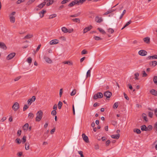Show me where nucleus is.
Segmentation results:
<instances>
[{
	"instance_id": "nucleus-51",
	"label": "nucleus",
	"mask_w": 157,
	"mask_h": 157,
	"mask_svg": "<svg viewBox=\"0 0 157 157\" xmlns=\"http://www.w3.org/2000/svg\"><path fill=\"white\" fill-rule=\"evenodd\" d=\"M135 79L136 80H137L138 79V77L139 76V74L138 73H136L135 74Z\"/></svg>"
},
{
	"instance_id": "nucleus-26",
	"label": "nucleus",
	"mask_w": 157,
	"mask_h": 157,
	"mask_svg": "<svg viewBox=\"0 0 157 157\" xmlns=\"http://www.w3.org/2000/svg\"><path fill=\"white\" fill-rule=\"evenodd\" d=\"M142 117H143L144 119L146 121H148V119L145 113H143L142 114Z\"/></svg>"
},
{
	"instance_id": "nucleus-38",
	"label": "nucleus",
	"mask_w": 157,
	"mask_h": 157,
	"mask_svg": "<svg viewBox=\"0 0 157 157\" xmlns=\"http://www.w3.org/2000/svg\"><path fill=\"white\" fill-rule=\"evenodd\" d=\"M35 1V0H29L27 2L26 4L28 5H29L31 4L32 3L34 2Z\"/></svg>"
},
{
	"instance_id": "nucleus-23",
	"label": "nucleus",
	"mask_w": 157,
	"mask_h": 157,
	"mask_svg": "<svg viewBox=\"0 0 157 157\" xmlns=\"http://www.w3.org/2000/svg\"><path fill=\"white\" fill-rule=\"evenodd\" d=\"M46 3V1H44V2L38 5L37 7L40 8H42L45 5Z\"/></svg>"
},
{
	"instance_id": "nucleus-31",
	"label": "nucleus",
	"mask_w": 157,
	"mask_h": 157,
	"mask_svg": "<svg viewBox=\"0 0 157 157\" xmlns=\"http://www.w3.org/2000/svg\"><path fill=\"white\" fill-rule=\"evenodd\" d=\"M25 148L26 150H27L29 149V143L28 142H26L25 144Z\"/></svg>"
},
{
	"instance_id": "nucleus-40",
	"label": "nucleus",
	"mask_w": 157,
	"mask_h": 157,
	"mask_svg": "<svg viewBox=\"0 0 157 157\" xmlns=\"http://www.w3.org/2000/svg\"><path fill=\"white\" fill-rule=\"evenodd\" d=\"M62 105V103L61 101H59V102L58 104V108L59 109H61Z\"/></svg>"
},
{
	"instance_id": "nucleus-25",
	"label": "nucleus",
	"mask_w": 157,
	"mask_h": 157,
	"mask_svg": "<svg viewBox=\"0 0 157 157\" xmlns=\"http://www.w3.org/2000/svg\"><path fill=\"white\" fill-rule=\"evenodd\" d=\"M141 130L142 131H147V127L145 125L142 126L141 127Z\"/></svg>"
},
{
	"instance_id": "nucleus-56",
	"label": "nucleus",
	"mask_w": 157,
	"mask_h": 157,
	"mask_svg": "<svg viewBox=\"0 0 157 157\" xmlns=\"http://www.w3.org/2000/svg\"><path fill=\"white\" fill-rule=\"evenodd\" d=\"M124 97L127 100H129V98L128 97L127 94L125 93H124Z\"/></svg>"
},
{
	"instance_id": "nucleus-64",
	"label": "nucleus",
	"mask_w": 157,
	"mask_h": 157,
	"mask_svg": "<svg viewBox=\"0 0 157 157\" xmlns=\"http://www.w3.org/2000/svg\"><path fill=\"white\" fill-rule=\"evenodd\" d=\"M24 1L25 0H18L17 1V4H19L21 2Z\"/></svg>"
},
{
	"instance_id": "nucleus-46",
	"label": "nucleus",
	"mask_w": 157,
	"mask_h": 157,
	"mask_svg": "<svg viewBox=\"0 0 157 157\" xmlns=\"http://www.w3.org/2000/svg\"><path fill=\"white\" fill-rule=\"evenodd\" d=\"M126 12V10H123V12H122V13L121 14V16H120V19H121V18H122V17H123V15H124V14H125V13Z\"/></svg>"
},
{
	"instance_id": "nucleus-14",
	"label": "nucleus",
	"mask_w": 157,
	"mask_h": 157,
	"mask_svg": "<svg viewBox=\"0 0 157 157\" xmlns=\"http://www.w3.org/2000/svg\"><path fill=\"white\" fill-rule=\"evenodd\" d=\"M59 43V40L56 39L53 40H51L50 42V44L51 45L55 44H58Z\"/></svg>"
},
{
	"instance_id": "nucleus-50",
	"label": "nucleus",
	"mask_w": 157,
	"mask_h": 157,
	"mask_svg": "<svg viewBox=\"0 0 157 157\" xmlns=\"http://www.w3.org/2000/svg\"><path fill=\"white\" fill-rule=\"evenodd\" d=\"M26 137L25 136H24L23 138H22V140H23V141H22V144H24L26 142Z\"/></svg>"
},
{
	"instance_id": "nucleus-58",
	"label": "nucleus",
	"mask_w": 157,
	"mask_h": 157,
	"mask_svg": "<svg viewBox=\"0 0 157 157\" xmlns=\"http://www.w3.org/2000/svg\"><path fill=\"white\" fill-rule=\"evenodd\" d=\"M21 130H18L17 132V135L18 136H19L21 135Z\"/></svg>"
},
{
	"instance_id": "nucleus-24",
	"label": "nucleus",
	"mask_w": 157,
	"mask_h": 157,
	"mask_svg": "<svg viewBox=\"0 0 157 157\" xmlns=\"http://www.w3.org/2000/svg\"><path fill=\"white\" fill-rule=\"evenodd\" d=\"M29 128V124L28 123H26L24 125L23 127V129L24 131H27Z\"/></svg>"
},
{
	"instance_id": "nucleus-19",
	"label": "nucleus",
	"mask_w": 157,
	"mask_h": 157,
	"mask_svg": "<svg viewBox=\"0 0 157 157\" xmlns=\"http://www.w3.org/2000/svg\"><path fill=\"white\" fill-rule=\"evenodd\" d=\"M76 4H77V3L76 2V0H75L74 1H73L72 2H71V3H70L68 5V6L70 7H72Z\"/></svg>"
},
{
	"instance_id": "nucleus-5",
	"label": "nucleus",
	"mask_w": 157,
	"mask_h": 157,
	"mask_svg": "<svg viewBox=\"0 0 157 157\" xmlns=\"http://www.w3.org/2000/svg\"><path fill=\"white\" fill-rule=\"evenodd\" d=\"M45 54L44 56L43 59L45 60L46 62L49 63H52V60L48 57H47Z\"/></svg>"
},
{
	"instance_id": "nucleus-8",
	"label": "nucleus",
	"mask_w": 157,
	"mask_h": 157,
	"mask_svg": "<svg viewBox=\"0 0 157 157\" xmlns=\"http://www.w3.org/2000/svg\"><path fill=\"white\" fill-rule=\"evenodd\" d=\"M15 53L14 52L10 53L7 56V59L10 60L12 59L15 56Z\"/></svg>"
},
{
	"instance_id": "nucleus-48",
	"label": "nucleus",
	"mask_w": 157,
	"mask_h": 157,
	"mask_svg": "<svg viewBox=\"0 0 157 157\" xmlns=\"http://www.w3.org/2000/svg\"><path fill=\"white\" fill-rule=\"evenodd\" d=\"M113 12V11L112 10H110L106 12L105 13H104V15H105L108 14L110 13Z\"/></svg>"
},
{
	"instance_id": "nucleus-17",
	"label": "nucleus",
	"mask_w": 157,
	"mask_h": 157,
	"mask_svg": "<svg viewBox=\"0 0 157 157\" xmlns=\"http://www.w3.org/2000/svg\"><path fill=\"white\" fill-rule=\"evenodd\" d=\"M120 135L119 134H117L116 135H113L111 136V137L112 138L115 139H118L120 137Z\"/></svg>"
},
{
	"instance_id": "nucleus-28",
	"label": "nucleus",
	"mask_w": 157,
	"mask_h": 157,
	"mask_svg": "<svg viewBox=\"0 0 157 157\" xmlns=\"http://www.w3.org/2000/svg\"><path fill=\"white\" fill-rule=\"evenodd\" d=\"M61 30L64 33H68V29L65 27H62L61 28Z\"/></svg>"
},
{
	"instance_id": "nucleus-27",
	"label": "nucleus",
	"mask_w": 157,
	"mask_h": 157,
	"mask_svg": "<svg viewBox=\"0 0 157 157\" xmlns=\"http://www.w3.org/2000/svg\"><path fill=\"white\" fill-rule=\"evenodd\" d=\"M33 35L30 34H28L27 35L25 36L24 38V39H28L32 37Z\"/></svg>"
},
{
	"instance_id": "nucleus-35",
	"label": "nucleus",
	"mask_w": 157,
	"mask_h": 157,
	"mask_svg": "<svg viewBox=\"0 0 157 157\" xmlns=\"http://www.w3.org/2000/svg\"><path fill=\"white\" fill-rule=\"evenodd\" d=\"M94 39L96 40H102V38L98 36H94Z\"/></svg>"
},
{
	"instance_id": "nucleus-57",
	"label": "nucleus",
	"mask_w": 157,
	"mask_h": 157,
	"mask_svg": "<svg viewBox=\"0 0 157 157\" xmlns=\"http://www.w3.org/2000/svg\"><path fill=\"white\" fill-rule=\"evenodd\" d=\"M132 21L130 20L128 22L126 23V24L124 25V27H126L128 25H129L131 23Z\"/></svg>"
},
{
	"instance_id": "nucleus-3",
	"label": "nucleus",
	"mask_w": 157,
	"mask_h": 157,
	"mask_svg": "<svg viewBox=\"0 0 157 157\" xmlns=\"http://www.w3.org/2000/svg\"><path fill=\"white\" fill-rule=\"evenodd\" d=\"M13 109L15 111L17 110L19 108V103L17 102L14 103L12 107Z\"/></svg>"
},
{
	"instance_id": "nucleus-36",
	"label": "nucleus",
	"mask_w": 157,
	"mask_h": 157,
	"mask_svg": "<svg viewBox=\"0 0 157 157\" xmlns=\"http://www.w3.org/2000/svg\"><path fill=\"white\" fill-rule=\"evenodd\" d=\"M118 105V102H115L113 106V108L114 109H116Z\"/></svg>"
},
{
	"instance_id": "nucleus-59",
	"label": "nucleus",
	"mask_w": 157,
	"mask_h": 157,
	"mask_svg": "<svg viewBox=\"0 0 157 157\" xmlns=\"http://www.w3.org/2000/svg\"><path fill=\"white\" fill-rule=\"evenodd\" d=\"M143 77H145L147 76V75L145 72V71H143Z\"/></svg>"
},
{
	"instance_id": "nucleus-37",
	"label": "nucleus",
	"mask_w": 157,
	"mask_h": 157,
	"mask_svg": "<svg viewBox=\"0 0 157 157\" xmlns=\"http://www.w3.org/2000/svg\"><path fill=\"white\" fill-rule=\"evenodd\" d=\"M34 115L33 113H30L28 115V117L29 118H33V117Z\"/></svg>"
},
{
	"instance_id": "nucleus-53",
	"label": "nucleus",
	"mask_w": 157,
	"mask_h": 157,
	"mask_svg": "<svg viewBox=\"0 0 157 157\" xmlns=\"http://www.w3.org/2000/svg\"><path fill=\"white\" fill-rule=\"evenodd\" d=\"M69 1V0H63L61 2L62 4H64Z\"/></svg>"
},
{
	"instance_id": "nucleus-43",
	"label": "nucleus",
	"mask_w": 157,
	"mask_h": 157,
	"mask_svg": "<svg viewBox=\"0 0 157 157\" xmlns=\"http://www.w3.org/2000/svg\"><path fill=\"white\" fill-rule=\"evenodd\" d=\"M88 52L85 49H84L81 52V54L84 55L87 53Z\"/></svg>"
},
{
	"instance_id": "nucleus-41",
	"label": "nucleus",
	"mask_w": 157,
	"mask_h": 157,
	"mask_svg": "<svg viewBox=\"0 0 157 157\" xmlns=\"http://www.w3.org/2000/svg\"><path fill=\"white\" fill-rule=\"evenodd\" d=\"M153 81L157 85V76H154L153 78Z\"/></svg>"
},
{
	"instance_id": "nucleus-62",
	"label": "nucleus",
	"mask_w": 157,
	"mask_h": 157,
	"mask_svg": "<svg viewBox=\"0 0 157 157\" xmlns=\"http://www.w3.org/2000/svg\"><path fill=\"white\" fill-rule=\"evenodd\" d=\"M94 148L96 150H98L99 149V146L98 144H95L94 146Z\"/></svg>"
},
{
	"instance_id": "nucleus-39",
	"label": "nucleus",
	"mask_w": 157,
	"mask_h": 157,
	"mask_svg": "<svg viewBox=\"0 0 157 157\" xmlns=\"http://www.w3.org/2000/svg\"><path fill=\"white\" fill-rule=\"evenodd\" d=\"M56 16H57L56 14H55L51 15L49 16V19H51L55 17H56Z\"/></svg>"
},
{
	"instance_id": "nucleus-1",
	"label": "nucleus",
	"mask_w": 157,
	"mask_h": 157,
	"mask_svg": "<svg viewBox=\"0 0 157 157\" xmlns=\"http://www.w3.org/2000/svg\"><path fill=\"white\" fill-rule=\"evenodd\" d=\"M43 113L41 110H40L36 113V121H39L42 118Z\"/></svg>"
},
{
	"instance_id": "nucleus-18",
	"label": "nucleus",
	"mask_w": 157,
	"mask_h": 157,
	"mask_svg": "<svg viewBox=\"0 0 157 157\" xmlns=\"http://www.w3.org/2000/svg\"><path fill=\"white\" fill-rule=\"evenodd\" d=\"M147 59H157V55H155L153 56H149L147 57Z\"/></svg>"
},
{
	"instance_id": "nucleus-12",
	"label": "nucleus",
	"mask_w": 157,
	"mask_h": 157,
	"mask_svg": "<svg viewBox=\"0 0 157 157\" xmlns=\"http://www.w3.org/2000/svg\"><path fill=\"white\" fill-rule=\"evenodd\" d=\"M82 137L83 140H84L86 142L88 143L89 142L88 137L86 136L84 133L82 134Z\"/></svg>"
},
{
	"instance_id": "nucleus-9",
	"label": "nucleus",
	"mask_w": 157,
	"mask_h": 157,
	"mask_svg": "<svg viewBox=\"0 0 157 157\" xmlns=\"http://www.w3.org/2000/svg\"><path fill=\"white\" fill-rule=\"evenodd\" d=\"M149 65L151 67L153 66L154 67L157 65V62L156 61L149 62Z\"/></svg>"
},
{
	"instance_id": "nucleus-16",
	"label": "nucleus",
	"mask_w": 157,
	"mask_h": 157,
	"mask_svg": "<svg viewBox=\"0 0 157 157\" xmlns=\"http://www.w3.org/2000/svg\"><path fill=\"white\" fill-rule=\"evenodd\" d=\"M143 40L147 44H148L150 43V38L149 37H146L143 39Z\"/></svg>"
},
{
	"instance_id": "nucleus-13",
	"label": "nucleus",
	"mask_w": 157,
	"mask_h": 157,
	"mask_svg": "<svg viewBox=\"0 0 157 157\" xmlns=\"http://www.w3.org/2000/svg\"><path fill=\"white\" fill-rule=\"evenodd\" d=\"M92 28V26L91 25H90L88 27H86L84 29L83 31V33H85L88 31L90 30Z\"/></svg>"
},
{
	"instance_id": "nucleus-45",
	"label": "nucleus",
	"mask_w": 157,
	"mask_h": 157,
	"mask_svg": "<svg viewBox=\"0 0 157 157\" xmlns=\"http://www.w3.org/2000/svg\"><path fill=\"white\" fill-rule=\"evenodd\" d=\"M148 116L151 118H152L153 117V112H148Z\"/></svg>"
},
{
	"instance_id": "nucleus-61",
	"label": "nucleus",
	"mask_w": 157,
	"mask_h": 157,
	"mask_svg": "<svg viewBox=\"0 0 157 157\" xmlns=\"http://www.w3.org/2000/svg\"><path fill=\"white\" fill-rule=\"evenodd\" d=\"M63 93V89H61L59 90V95L60 97H61L62 96V94Z\"/></svg>"
},
{
	"instance_id": "nucleus-60",
	"label": "nucleus",
	"mask_w": 157,
	"mask_h": 157,
	"mask_svg": "<svg viewBox=\"0 0 157 157\" xmlns=\"http://www.w3.org/2000/svg\"><path fill=\"white\" fill-rule=\"evenodd\" d=\"M53 1L48 2L47 3L46 5L48 6H49L50 5L52 4L53 3Z\"/></svg>"
},
{
	"instance_id": "nucleus-29",
	"label": "nucleus",
	"mask_w": 157,
	"mask_h": 157,
	"mask_svg": "<svg viewBox=\"0 0 157 157\" xmlns=\"http://www.w3.org/2000/svg\"><path fill=\"white\" fill-rule=\"evenodd\" d=\"M98 29L99 30V31L103 34H105L106 33L105 31L102 29L98 28Z\"/></svg>"
},
{
	"instance_id": "nucleus-42",
	"label": "nucleus",
	"mask_w": 157,
	"mask_h": 157,
	"mask_svg": "<svg viewBox=\"0 0 157 157\" xmlns=\"http://www.w3.org/2000/svg\"><path fill=\"white\" fill-rule=\"evenodd\" d=\"M76 93V90L75 89H74L71 92V96L75 95Z\"/></svg>"
},
{
	"instance_id": "nucleus-55",
	"label": "nucleus",
	"mask_w": 157,
	"mask_h": 157,
	"mask_svg": "<svg viewBox=\"0 0 157 157\" xmlns=\"http://www.w3.org/2000/svg\"><path fill=\"white\" fill-rule=\"evenodd\" d=\"M29 108V106H28L26 105H24V106L23 108V110L24 111H25V110L26 109H28Z\"/></svg>"
},
{
	"instance_id": "nucleus-54",
	"label": "nucleus",
	"mask_w": 157,
	"mask_h": 157,
	"mask_svg": "<svg viewBox=\"0 0 157 157\" xmlns=\"http://www.w3.org/2000/svg\"><path fill=\"white\" fill-rule=\"evenodd\" d=\"M56 110H53L52 111L51 114L53 115H55L56 114Z\"/></svg>"
},
{
	"instance_id": "nucleus-6",
	"label": "nucleus",
	"mask_w": 157,
	"mask_h": 157,
	"mask_svg": "<svg viewBox=\"0 0 157 157\" xmlns=\"http://www.w3.org/2000/svg\"><path fill=\"white\" fill-rule=\"evenodd\" d=\"M35 96H33L31 98L29 99L28 100L27 102L28 105H30L32 102L35 101Z\"/></svg>"
},
{
	"instance_id": "nucleus-32",
	"label": "nucleus",
	"mask_w": 157,
	"mask_h": 157,
	"mask_svg": "<svg viewBox=\"0 0 157 157\" xmlns=\"http://www.w3.org/2000/svg\"><path fill=\"white\" fill-rule=\"evenodd\" d=\"M72 20L74 22H78V23H80V20L79 18H76L74 19H72Z\"/></svg>"
},
{
	"instance_id": "nucleus-21",
	"label": "nucleus",
	"mask_w": 157,
	"mask_h": 157,
	"mask_svg": "<svg viewBox=\"0 0 157 157\" xmlns=\"http://www.w3.org/2000/svg\"><path fill=\"white\" fill-rule=\"evenodd\" d=\"M10 21L12 23H14L15 22V18L13 16H10Z\"/></svg>"
},
{
	"instance_id": "nucleus-22",
	"label": "nucleus",
	"mask_w": 157,
	"mask_h": 157,
	"mask_svg": "<svg viewBox=\"0 0 157 157\" xmlns=\"http://www.w3.org/2000/svg\"><path fill=\"white\" fill-rule=\"evenodd\" d=\"M46 12V11L45 10H43L41 11H40L39 13L41 18H42L44 16V13H45Z\"/></svg>"
},
{
	"instance_id": "nucleus-44",
	"label": "nucleus",
	"mask_w": 157,
	"mask_h": 157,
	"mask_svg": "<svg viewBox=\"0 0 157 157\" xmlns=\"http://www.w3.org/2000/svg\"><path fill=\"white\" fill-rule=\"evenodd\" d=\"M90 70H88L86 73V78L90 76Z\"/></svg>"
},
{
	"instance_id": "nucleus-30",
	"label": "nucleus",
	"mask_w": 157,
	"mask_h": 157,
	"mask_svg": "<svg viewBox=\"0 0 157 157\" xmlns=\"http://www.w3.org/2000/svg\"><path fill=\"white\" fill-rule=\"evenodd\" d=\"M133 132H136L137 134H140L141 132L140 130L138 128L134 129L133 130Z\"/></svg>"
},
{
	"instance_id": "nucleus-63",
	"label": "nucleus",
	"mask_w": 157,
	"mask_h": 157,
	"mask_svg": "<svg viewBox=\"0 0 157 157\" xmlns=\"http://www.w3.org/2000/svg\"><path fill=\"white\" fill-rule=\"evenodd\" d=\"M154 128H155L156 130V132H157V122H156L155 124L154 125Z\"/></svg>"
},
{
	"instance_id": "nucleus-4",
	"label": "nucleus",
	"mask_w": 157,
	"mask_h": 157,
	"mask_svg": "<svg viewBox=\"0 0 157 157\" xmlns=\"http://www.w3.org/2000/svg\"><path fill=\"white\" fill-rule=\"evenodd\" d=\"M112 93L109 91H106L104 93V95L106 97V98H109L112 96Z\"/></svg>"
},
{
	"instance_id": "nucleus-33",
	"label": "nucleus",
	"mask_w": 157,
	"mask_h": 157,
	"mask_svg": "<svg viewBox=\"0 0 157 157\" xmlns=\"http://www.w3.org/2000/svg\"><path fill=\"white\" fill-rule=\"evenodd\" d=\"M86 0H79L78 1L76 0V2L78 5L79 4H82Z\"/></svg>"
},
{
	"instance_id": "nucleus-10",
	"label": "nucleus",
	"mask_w": 157,
	"mask_h": 157,
	"mask_svg": "<svg viewBox=\"0 0 157 157\" xmlns=\"http://www.w3.org/2000/svg\"><path fill=\"white\" fill-rule=\"evenodd\" d=\"M95 20L98 23H101L103 21V20L101 17H99L98 16H97L95 18Z\"/></svg>"
},
{
	"instance_id": "nucleus-7",
	"label": "nucleus",
	"mask_w": 157,
	"mask_h": 157,
	"mask_svg": "<svg viewBox=\"0 0 157 157\" xmlns=\"http://www.w3.org/2000/svg\"><path fill=\"white\" fill-rule=\"evenodd\" d=\"M147 52L145 50H142L139 51L138 52V54L141 56H144L146 55L147 54Z\"/></svg>"
},
{
	"instance_id": "nucleus-2",
	"label": "nucleus",
	"mask_w": 157,
	"mask_h": 157,
	"mask_svg": "<svg viewBox=\"0 0 157 157\" xmlns=\"http://www.w3.org/2000/svg\"><path fill=\"white\" fill-rule=\"evenodd\" d=\"M103 97V95L102 94L101 92H98L94 95V99H97L98 98H102Z\"/></svg>"
},
{
	"instance_id": "nucleus-47",
	"label": "nucleus",
	"mask_w": 157,
	"mask_h": 157,
	"mask_svg": "<svg viewBox=\"0 0 157 157\" xmlns=\"http://www.w3.org/2000/svg\"><path fill=\"white\" fill-rule=\"evenodd\" d=\"M27 61L29 64H30L32 61V58L30 57H29L27 59Z\"/></svg>"
},
{
	"instance_id": "nucleus-20",
	"label": "nucleus",
	"mask_w": 157,
	"mask_h": 157,
	"mask_svg": "<svg viewBox=\"0 0 157 157\" xmlns=\"http://www.w3.org/2000/svg\"><path fill=\"white\" fill-rule=\"evenodd\" d=\"M63 63L64 64H68L70 66L72 65L73 64L72 62L69 61L63 62Z\"/></svg>"
},
{
	"instance_id": "nucleus-15",
	"label": "nucleus",
	"mask_w": 157,
	"mask_h": 157,
	"mask_svg": "<svg viewBox=\"0 0 157 157\" xmlns=\"http://www.w3.org/2000/svg\"><path fill=\"white\" fill-rule=\"evenodd\" d=\"M150 92L152 95L157 96V91L154 89H152L150 90Z\"/></svg>"
},
{
	"instance_id": "nucleus-11",
	"label": "nucleus",
	"mask_w": 157,
	"mask_h": 157,
	"mask_svg": "<svg viewBox=\"0 0 157 157\" xmlns=\"http://www.w3.org/2000/svg\"><path fill=\"white\" fill-rule=\"evenodd\" d=\"M0 48L4 50H6L7 49V47L5 44L1 42H0Z\"/></svg>"
},
{
	"instance_id": "nucleus-34",
	"label": "nucleus",
	"mask_w": 157,
	"mask_h": 157,
	"mask_svg": "<svg viewBox=\"0 0 157 157\" xmlns=\"http://www.w3.org/2000/svg\"><path fill=\"white\" fill-rule=\"evenodd\" d=\"M107 30L108 32L112 34L114 32V30L112 28H109Z\"/></svg>"
},
{
	"instance_id": "nucleus-49",
	"label": "nucleus",
	"mask_w": 157,
	"mask_h": 157,
	"mask_svg": "<svg viewBox=\"0 0 157 157\" xmlns=\"http://www.w3.org/2000/svg\"><path fill=\"white\" fill-rule=\"evenodd\" d=\"M16 142L18 144L21 143V141L19 138H17L15 140Z\"/></svg>"
},
{
	"instance_id": "nucleus-52",
	"label": "nucleus",
	"mask_w": 157,
	"mask_h": 157,
	"mask_svg": "<svg viewBox=\"0 0 157 157\" xmlns=\"http://www.w3.org/2000/svg\"><path fill=\"white\" fill-rule=\"evenodd\" d=\"M147 131L151 130L152 129V126L151 125H149L147 127Z\"/></svg>"
}]
</instances>
